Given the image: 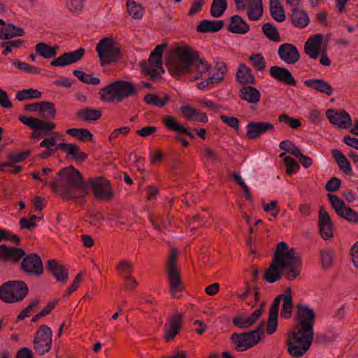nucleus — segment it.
<instances>
[{"mask_svg": "<svg viewBox=\"0 0 358 358\" xmlns=\"http://www.w3.org/2000/svg\"><path fill=\"white\" fill-rule=\"evenodd\" d=\"M163 123L166 128L171 131H176L178 134H185L191 139L195 138L194 135L191 133L187 128L184 127L181 124L178 122L176 117L168 115L163 119Z\"/></svg>", "mask_w": 358, "mask_h": 358, "instance_id": "cd10ccee", "label": "nucleus"}, {"mask_svg": "<svg viewBox=\"0 0 358 358\" xmlns=\"http://www.w3.org/2000/svg\"><path fill=\"white\" fill-rule=\"evenodd\" d=\"M85 49L80 48L79 49L69 52H65L59 57L52 60L50 65L53 66H64L77 62L84 56Z\"/></svg>", "mask_w": 358, "mask_h": 358, "instance_id": "4be33fe9", "label": "nucleus"}, {"mask_svg": "<svg viewBox=\"0 0 358 358\" xmlns=\"http://www.w3.org/2000/svg\"><path fill=\"white\" fill-rule=\"evenodd\" d=\"M293 307L292 289L290 287H287L285 291V297L280 312V317L285 319L291 317L293 313Z\"/></svg>", "mask_w": 358, "mask_h": 358, "instance_id": "c9c22d12", "label": "nucleus"}, {"mask_svg": "<svg viewBox=\"0 0 358 358\" xmlns=\"http://www.w3.org/2000/svg\"><path fill=\"white\" fill-rule=\"evenodd\" d=\"M73 75L81 82L92 85H97L100 83L99 78L93 77L92 74H87L80 70H74Z\"/></svg>", "mask_w": 358, "mask_h": 358, "instance_id": "8fccbe9b", "label": "nucleus"}, {"mask_svg": "<svg viewBox=\"0 0 358 358\" xmlns=\"http://www.w3.org/2000/svg\"><path fill=\"white\" fill-rule=\"evenodd\" d=\"M304 85L317 92L331 96L334 93L333 87L322 79H308L303 82Z\"/></svg>", "mask_w": 358, "mask_h": 358, "instance_id": "c756f323", "label": "nucleus"}, {"mask_svg": "<svg viewBox=\"0 0 358 358\" xmlns=\"http://www.w3.org/2000/svg\"><path fill=\"white\" fill-rule=\"evenodd\" d=\"M284 162L286 166V173L289 176L296 172L300 168L299 163L291 157H285Z\"/></svg>", "mask_w": 358, "mask_h": 358, "instance_id": "bf43d9fd", "label": "nucleus"}, {"mask_svg": "<svg viewBox=\"0 0 358 358\" xmlns=\"http://www.w3.org/2000/svg\"><path fill=\"white\" fill-rule=\"evenodd\" d=\"M278 54L280 59L288 64H294L300 59V54L296 47L290 43L280 45Z\"/></svg>", "mask_w": 358, "mask_h": 358, "instance_id": "412c9836", "label": "nucleus"}, {"mask_svg": "<svg viewBox=\"0 0 358 358\" xmlns=\"http://www.w3.org/2000/svg\"><path fill=\"white\" fill-rule=\"evenodd\" d=\"M263 14L262 0H249L248 16L251 20H259Z\"/></svg>", "mask_w": 358, "mask_h": 358, "instance_id": "ea45409f", "label": "nucleus"}, {"mask_svg": "<svg viewBox=\"0 0 358 358\" xmlns=\"http://www.w3.org/2000/svg\"><path fill=\"white\" fill-rule=\"evenodd\" d=\"M178 250L172 248L167 258L166 275L169 282L170 292L172 296L178 298V293L182 289L180 269L177 267Z\"/></svg>", "mask_w": 358, "mask_h": 358, "instance_id": "1a4fd4ad", "label": "nucleus"}, {"mask_svg": "<svg viewBox=\"0 0 358 358\" xmlns=\"http://www.w3.org/2000/svg\"><path fill=\"white\" fill-rule=\"evenodd\" d=\"M314 338V332L302 331L293 328L288 334L287 345V351L295 358L302 357L310 348Z\"/></svg>", "mask_w": 358, "mask_h": 358, "instance_id": "39448f33", "label": "nucleus"}, {"mask_svg": "<svg viewBox=\"0 0 358 358\" xmlns=\"http://www.w3.org/2000/svg\"><path fill=\"white\" fill-rule=\"evenodd\" d=\"M29 288L22 280H10L0 287V299L6 303L22 301L28 294Z\"/></svg>", "mask_w": 358, "mask_h": 358, "instance_id": "6e6552de", "label": "nucleus"}, {"mask_svg": "<svg viewBox=\"0 0 358 358\" xmlns=\"http://www.w3.org/2000/svg\"><path fill=\"white\" fill-rule=\"evenodd\" d=\"M265 324L261 322L256 329L244 333H234L230 340L235 344L237 351H245L255 346L264 335Z\"/></svg>", "mask_w": 358, "mask_h": 358, "instance_id": "0eeeda50", "label": "nucleus"}, {"mask_svg": "<svg viewBox=\"0 0 358 358\" xmlns=\"http://www.w3.org/2000/svg\"><path fill=\"white\" fill-rule=\"evenodd\" d=\"M315 311L306 305L298 303L296 312V325L294 328L302 331L314 332L313 326L315 322Z\"/></svg>", "mask_w": 358, "mask_h": 358, "instance_id": "9b49d317", "label": "nucleus"}, {"mask_svg": "<svg viewBox=\"0 0 358 358\" xmlns=\"http://www.w3.org/2000/svg\"><path fill=\"white\" fill-rule=\"evenodd\" d=\"M199 59V53L187 45L177 46L173 55L168 58L166 66L173 76H178L189 71Z\"/></svg>", "mask_w": 358, "mask_h": 358, "instance_id": "7ed1b4c3", "label": "nucleus"}, {"mask_svg": "<svg viewBox=\"0 0 358 358\" xmlns=\"http://www.w3.org/2000/svg\"><path fill=\"white\" fill-rule=\"evenodd\" d=\"M249 60L253 64L254 67L260 71H264L266 69V61L261 54H253L249 57Z\"/></svg>", "mask_w": 358, "mask_h": 358, "instance_id": "4d7b16f0", "label": "nucleus"}, {"mask_svg": "<svg viewBox=\"0 0 358 358\" xmlns=\"http://www.w3.org/2000/svg\"><path fill=\"white\" fill-rule=\"evenodd\" d=\"M269 73L272 78L280 83L291 86L296 85V81L292 73L286 68L272 66L270 68Z\"/></svg>", "mask_w": 358, "mask_h": 358, "instance_id": "b1692460", "label": "nucleus"}, {"mask_svg": "<svg viewBox=\"0 0 358 358\" xmlns=\"http://www.w3.org/2000/svg\"><path fill=\"white\" fill-rule=\"evenodd\" d=\"M336 337V336L334 333L319 334H317L315 342L318 345H325L334 341Z\"/></svg>", "mask_w": 358, "mask_h": 358, "instance_id": "052dcab7", "label": "nucleus"}, {"mask_svg": "<svg viewBox=\"0 0 358 358\" xmlns=\"http://www.w3.org/2000/svg\"><path fill=\"white\" fill-rule=\"evenodd\" d=\"M47 269L58 282L65 283L69 278L68 269L55 259H49L46 264Z\"/></svg>", "mask_w": 358, "mask_h": 358, "instance_id": "bb28decb", "label": "nucleus"}, {"mask_svg": "<svg viewBox=\"0 0 358 358\" xmlns=\"http://www.w3.org/2000/svg\"><path fill=\"white\" fill-rule=\"evenodd\" d=\"M320 257L323 268H327L332 265L333 254L331 250H321Z\"/></svg>", "mask_w": 358, "mask_h": 358, "instance_id": "e2e57ef3", "label": "nucleus"}, {"mask_svg": "<svg viewBox=\"0 0 358 358\" xmlns=\"http://www.w3.org/2000/svg\"><path fill=\"white\" fill-rule=\"evenodd\" d=\"M257 321V319L252 313L250 316L239 315L233 317V324L239 329H247L252 327Z\"/></svg>", "mask_w": 358, "mask_h": 358, "instance_id": "37998d69", "label": "nucleus"}, {"mask_svg": "<svg viewBox=\"0 0 358 358\" xmlns=\"http://www.w3.org/2000/svg\"><path fill=\"white\" fill-rule=\"evenodd\" d=\"M58 45L51 46L43 42L38 43L35 46L36 54L45 59L52 58L57 55Z\"/></svg>", "mask_w": 358, "mask_h": 358, "instance_id": "4c0bfd02", "label": "nucleus"}, {"mask_svg": "<svg viewBox=\"0 0 358 358\" xmlns=\"http://www.w3.org/2000/svg\"><path fill=\"white\" fill-rule=\"evenodd\" d=\"M324 36L317 34L310 36L305 43L304 52L311 59H317L319 56Z\"/></svg>", "mask_w": 358, "mask_h": 358, "instance_id": "a878e982", "label": "nucleus"}, {"mask_svg": "<svg viewBox=\"0 0 358 358\" xmlns=\"http://www.w3.org/2000/svg\"><path fill=\"white\" fill-rule=\"evenodd\" d=\"M66 133L83 142L93 141V135L87 129L71 128L67 129Z\"/></svg>", "mask_w": 358, "mask_h": 358, "instance_id": "79ce46f5", "label": "nucleus"}, {"mask_svg": "<svg viewBox=\"0 0 358 358\" xmlns=\"http://www.w3.org/2000/svg\"><path fill=\"white\" fill-rule=\"evenodd\" d=\"M137 92V87L132 82L118 80L100 89L99 94L101 101L112 103L121 102Z\"/></svg>", "mask_w": 358, "mask_h": 358, "instance_id": "20e7f679", "label": "nucleus"}, {"mask_svg": "<svg viewBox=\"0 0 358 358\" xmlns=\"http://www.w3.org/2000/svg\"><path fill=\"white\" fill-rule=\"evenodd\" d=\"M51 329L45 324L41 325L36 331L34 338V349L39 355H43L48 352L52 347Z\"/></svg>", "mask_w": 358, "mask_h": 358, "instance_id": "f8f14e48", "label": "nucleus"}, {"mask_svg": "<svg viewBox=\"0 0 358 358\" xmlns=\"http://www.w3.org/2000/svg\"><path fill=\"white\" fill-rule=\"evenodd\" d=\"M25 255L24 250L21 248L8 247L0 245V258L6 262L17 263Z\"/></svg>", "mask_w": 358, "mask_h": 358, "instance_id": "393cba45", "label": "nucleus"}, {"mask_svg": "<svg viewBox=\"0 0 358 358\" xmlns=\"http://www.w3.org/2000/svg\"><path fill=\"white\" fill-rule=\"evenodd\" d=\"M102 115L99 109L84 108L76 112V117L83 121H96Z\"/></svg>", "mask_w": 358, "mask_h": 358, "instance_id": "e433bc0d", "label": "nucleus"}, {"mask_svg": "<svg viewBox=\"0 0 358 358\" xmlns=\"http://www.w3.org/2000/svg\"><path fill=\"white\" fill-rule=\"evenodd\" d=\"M133 265L128 260L120 261L117 266V273L124 279H131Z\"/></svg>", "mask_w": 358, "mask_h": 358, "instance_id": "49530a36", "label": "nucleus"}, {"mask_svg": "<svg viewBox=\"0 0 358 358\" xmlns=\"http://www.w3.org/2000/svg\"><path fill=\"white\" fill-rule=\"evenodd\" d=\"M318 230L321 237L327 241L334 236V223L329 213L321 206L318 211Z\"/></svg>", "mask_w": 358, "mask_h": 358, "instance_id": "dca6fc26", "label": "nucleus"}, {"mask_svg": "<svg viewBox=\"0 0 358 358\" xmlns=\"http://www.w3.org/2000/svg\"><path fill=\"white\" fill-rule=\"evenodd\" d=\"M264 34L270 40L275 42H280V37L277 28L271 23H266L262 26Z\"/></svg>", "mask_w": 358, "mask_h": 358, "instance_id": "de8ad7c7", "label": "nucleus"}, {"mask_svg": "<svg viewBox=\"0 0 358 358\" xmlns=\"http://www.w3.org/2000/svg\"><path fill=\"white\" fill-rule=\"evenodd\" d=\"M96 51L101 66L115 62L121 57L120 45L113 38L101 39L96 46Z\"/></svg>", "mask_w": 358, "mask_h": 358, "instance_id": "423d86ee", "label": "nucleus"}, {"mask_svg": "<svg viewBox=\"0 0 358 358\" xmlns=\"http://www.w3.org/2000/svg\"><path fill=\"white\" fill-rule=\"evenodd\" d=\"M67 154L71 155L72 158L78 162H83L87 158V155L80 150L77 144L71 143Z\"/></svg>", "mask_w": 358, "mask_h": 358, "instance_id": "864d4df0", "label": "nucleus"}, {"mask_svg": "<svg viewBox=\"0 0 358 358\" xmlns=\"http://www.w3.org/2000/svg\"><path fill=\"white\" fill-rule=\"evenodd\" d=\"M239 96L248 103H256L260 99V92L252 86L245 85L241 88Z\"/></svg>", "mask_w": 358, "mask_h": 358, "instance_id": "72a5a7b5", "label": "nucleus"}, {"mask_svg": "<svg viewBox=\"0 0 358 358\" xmlns=\"http://www.w3.org/2000/svg\"><path fill=\"white\" fill-rule=\"evenodd\" d=\"M246 136L250 140L258 138L268 131H273L274 125L268 122H250L246 126Z\"/></svg>", "mask_w": 358, "mask_h": 358, "instance_id": "6ab92c4d", "label": "nucleus"}, {"mask_svg": "<svg viewBox=\"0 0 358 358\" xmlns=\"http://www.w3.org/2000/svg\"><path fill=\"white\" fill-rule=\"evenodd\" d=\"M341 185V180L336 178H331L326 184L325 189L329 192H336L338 191Z\"/></svg>", "mask_w": 358, "mask_h": 358, "instance_id": "774afa93", "label": "nucleus"}, {"mask_svg": "<svg viewBox=\"0 0 358 358\" xmlns=\"http://www.w3.org/2000/svg\"><path fill=\"white\" fill-rule=\"evenodd\" d=\"M278 120L280 122L287 124L293 129H298L301 127V122L299 119L291 117L285 113L280 115Z\"/></svg>", "mask_w": 358, "mask_h": 358, "instance_id": "6e6d98bb", "label": "nucleus"}, {"mask_svg": "<svg viewBox=\"0 0 358 358\" xmlns=\"http://www.w3.org/2000/svg\"><path fill=\"white\" fill-rule=\"evenodd\" d=\"M182 313L176 311L169 317L167 322L164 324V338L166 342L173 341L182 328Z\"/></svg>", "mask_w": 358, "mask_h": 358, "instance_id": "f3484780", "label": "nucleus"}, {"mask_svg": "<svg viewBox=\"0 0 358 358\" xmlns=\"http://www.w3.org/2000/svg\"><path fill=\"white\" fill-rule=\"evenodd\" d=\"M198 63L196 65L197 76L192 78L191 80H195L202 77L203 74L208 72L211 69V65L209 64L205 59H199L196 61Z\"/></svg>", "mask_w": 358, "mask_h": 358, "instance_id": "5fc2aeb1", "label": "nucleus"}, {"mask_svg": "<svg viewBox=\"0 0 358 358\" xmlns=\"http://www.w3.org/2000/svg\"><path fill=\"white\" fill-rule=\"evenodd\" d=\"M290 19L296 27L301 29L306 27L310 22L307 13L303 9L300 10L299 7L292 8Z\"/></svg>", "mask_w": 358, "mask_h": 358, "instance_id": "c85d7f7f", "label": "nucleus"}, {"mask_svg": "<svg viewBox=\"0 0 358 358\" xmlns=\"http://www.w3.org/2000/svg\"><path fill=\"white\" fill-rule=\"evenodd\" d=\"M39 111L43 114V117L46 120H52L56 116V109L55 103L49 101H42Z\"/></svg>", "mask_w": 358, "mask_h": 358, "instance_id": "09e8293b", "label": "nucleus"}, {"mask_svg": "<svg viewBox=\"0 0 358 358\" xmlns=\"http://www.w3.org/2000/svg\"><path fill=\"white\" fill-rule=\"evenodd\" d=\"M279 147L281 150H284L289 154L294 155L295 157H296L301 152L299 148L296 146V145L292 141L289 140H285L280 142Z\"/></svg>", "mask_w": 358, "mask_h": 358, "instance_id": "13d9d810", "label": "nucleus"}, {"mask_svg": "<svg viewBox=\"0 0 358 358\" xmlns=\"http://www.w3.org/2000/svg\"><path fill=\"white\" fill-rule=\"evenodd\" d=\"M41 92L35 89H27L18 91L16 94V99L20 101L29 99H39Z\"/></svg>", "mask_w": 358, "mask_h": 358, "instance_id": "3c124183", "label": "nucleus"}, {"mask_svg": "<svg viewBox=\"0 0 358 358\" xmlns=\"http://www.w3.org/2000/svg\"><path fill=\"white\" fill-rule=\"evenodd\" d=\"M24 35V29L16 27L12 23H8L6 27L0 29V39L1 40H8L16 36H22Z\"/></svg>", "mask_w": 358, "mask_h": 358, "instance_id": "f704fd0d", "label": "nucleus"}, {"mask_svg": "<svg viewBox=\"0 0 358 358\" xmlns=\"http://www.w3.org/2000/svg\"><path fill=\"white\" fill-rule=\"evenodd\" d=\"M278 201L273 200L269 203H266L264 201L262 202L263 208L265 212H271V216L277 217L279 214V210L278 209Z\"/></svg>", "mask_w": 358, "mask_h": 358, "instance_id": "0e129e2a", "label": "nucleus"}, {"mask_svg": "<svg viewBox=\"0 0 358 358\" xmlns=\"http://www.w3.org/2000/svg\"><path fill=\"white\" fill-rule=\"evenodd\" d=\"M332 155L340 170L347 175H350L352 173L351 165L346 157L338 150H333Z\"/></svg>", "mask_w": 358, "mask_h": 358, "instance_id": "58836bf2", "label": "nucleus"}, {"mask_svg": "<svg viewBox=\"0 0 358 358\" xmlns=\"http://www.w3.org/2000/svg\"><path fill=\"white\" fill-rule=\"evenodd\" d=\"M224 22L223 20H201L199 25L196 27V31L199 33H215L217 32L224 27Z\"/></svg>", "mask_w": 358, "mask_h": 358, "instance_id": "473e14b6", "label": "nucleus"}, {"mask_svg": "<svg viewBox=\"0 0 358 358\" xmlns=\"http://www.w3.org/2000/svg\"><path fill=\"white\" fill-rule=\"evenodd\" d=\"M326 116L332 124L341 129H349L352 126V119L345 110L336 111L334 109H328Z\"/></svg>", "mask_w": 358, "mask_h": 358, "instance_id": "a211bd4d", "label": "nucleus"}, {"mask_svg": "<svg viewBox=\"0 0 358 358\" xmlns=\"http://www.w3.org/2000/svg\"><path fill=\"white\" fill-rule=\"evenodd\" d=\"M127 6L128 13L133 19L139 20L143 17L144 11L140 3L134 0H128Z\"/></svg>", "mask_w": 358, "mask_h": 358, "instance_id": "a18cd8bd", "label": "nucleus"}, {"mask_svg": "<svg viewBox=\"0 0 358 358\" xmlns=\"http://www.w3.org/2000/svg\"><path fill=\"white\" fill-rule=\"evenodd\" d=\"M66 6L72 13L80 11L84 7V0H67Z\"/></svg>", "mask_w": 358, "mask_h": 358, "instance_id": "69168bd1", "label": "nucleus"}, {"mask_svg": "<svg viewBox=\"0 0 358 358\" xmlns=\"http://www.w3.org/2000/svg\"><path fill=\"white\" fill-rule=\"evenodd\" d=\"M236 80L238 83L244 85H255L256 83V79L252 70L243 63H241L238 66Z\"/></svg>", "mask_w": 358, "mask_h": 358, "instance_id": "2f4dec72", "label": "nucleus"}, {"mask_svg": "<svg viewBox=\"0 0 358 358\" xmlns=\"http://www.w3.org/2000/svg\"><path fill=\"white\" fill-rule=\"evenodd\" d=\"M332 208L341 218L352 223H358V212L345 206L344 201L336 194H328Z\"/></svg>", "mask_w": 358, "mask_h": 358, "instance_id": "ddd939ff", "label": "nucleus"}, {"mask_svg": "<svg viewBox=\"0 0 358 358\" xmlns=\"http://www.w3.org/2000/svg\"><path fill=\"white\" fill-rule=\"evenodd\" d=\"M272 17L277 22H282L285 21L286 16L282 6L270 9Z\"/></svg>", "mask_w": 358, "mask_h": 358, "instance_id": "338daca9", "label": "nucleus"}, {"mask_svg": "<svg viewBox=\"0 0 358 358\" xmlns=\"http://www.w3.org/2000/svg\"><path fill=\"white\" fill-rule=\"evenodd\" d=\"M89 183L96 199L108 200L112 198L113 192L110 182L106 178L102 177L90 178Z\"/></svg>", "mask_w": 358, "mask_h": 358, "instance_id": "2eb2a0df", "label": "nucleus"}, {"mask_svg": "<svg viewBox=\"0 0 358 358\" xmlns=\"http://www.w3.org/2000/svg\"><path fill=\"white\" fill-rule=\"evenodd\" d=\"M203 155L213 164L222 161L220 157L213 149L208 147L203 149Z\"/></svg>", "mask_w": 358, "mask_h": 358, "instance_id": "680f3d73", "label": "nucleus"}, {"mask_svg": "<svg viewBox=\"0 0 358 358\" xmlns=\"http://www.w3.org/2000/svg\"><path fill=\"white\" fill-rule=\"evenodd\" d=\"M20 270L27 275L38 277L44 271L43 264L41 257L36 253L24 255L20 264Z\"/></svg>", "mask_w": 358, "mask_h": 358, "instance_id": "4468645a", "label": "nucleus"}, {"mask_svg": "<svg viewBox=\"0 0 358 358\" xmlns=\"http://www.w3.org/2000/svg\"><path fill=\"white\" fill-rule=\"evenodd\" d=\"M143 101L148 105L163 107L170 101V96L167 94H164L163 97L156 94H148L144 96Z\"/></svg>", "mask_w": 358, "mask_h": 358, "instance_id": "a19ab883", "label": "nucleus"}, {"mask_svg": "<svg viewBox=\"0 0 358 358\" xmlns=\"http://www.w3.org/2000/svg\"><path fill=\"white\" fill-rule=\"evenodd\" d=\"M301 266V255L294 248H289L285 242L282 241L277 244L273 260L263 277L269 283L280 280L282 275L292 281L299 276Z\"/></svg>", "mask_w": 358, "mask_h": 358, "instance_id": "f257e3e1", "label": "nucleus"}, {"mask_svg": "<svg viewBox=\"0 0 358 358\" xmlns=\"http://www.w3.org/2000/svg\"><path fill=\"white\" fill-rule=\"evenodd\" d=\"M216 73L210 77V80H215L217 84L223 80L227 73V67L224 62H217L215 64Z\"/></svg>", "mask_w": 358, "mask_h": 358, "instance_id": "603ef678", "label": "nucleus"}, {"mask_svg": "<svg viewBox=\"0 0 358 358\" xmlns=\"http://www.w3.org/2000/svg\"><path fill=\"white\" fill-rule=\"evenodd\" d=\"M284 297L285 294L277 296L270 307L266 328V332L269 335L273 334L278 327L279 306L281 300H284Z\"/></svg>", "mask_w": 358, "mask_h": 358, "instance_id": "aec40b11", "label": "nucleus"}, {"mask_svg": "<svg viewBox=\"0 0 358 358\" xmlns=\"http://www.w3.org/2000/svg\"><path fill=\"white\" fill-rule=\"evenodd\" d=\"M19 120L31 129H38L43 134H46L56 127L54 122L44 121L36 117L20 115Z\"/></svg>", "mask_w": 358, "mask_h": 358, "instance_id": "5701e85b", "label": "nucleus"}, {"mask_svg": "<svg viewBox=\"0 0 358 358\" xmlns=\"http://www.w3.org/2000/svg\"><path fill=\"white\" fill-rule=\"evenodd\" d=\"M167 46V43L157 45L150 55L148 61H142L140 63L141 68L150 76L151 80H155L157 78L159 70L162 72L164 71L162 68V54Z\"/></svg>", "mask_w": 358, "mask_h": 358, "instance_id": "9d476101", "label": "nucleus"}, {"mask_svg": "<svg viewBox=\"0 0 358 358\" xmlns=\"http://www.w3.org/2000/svg\"><path fill=\"white\" fill-rule=\"evenodd\" d=\"M227 29L231 33L245 34L250 30V26L241 16L236 15L231 17Z\"/></svg>", "mask_w": 358, "mask_h": 358, "instance_id": "7c9ffc66", "label": "nucleus"}, {"mask_svg": "<svg viewBox=\"0 0 358 358\" xmlns=\"http://www.w3.org/2000/svg\"><path fill=\"white\" fill-rule=\"evenodd\" d=\"M227 8V0H213L210 7V15L214 17H221Z\"/></svg>", "mask_w": 358, "mask_h": 358, "instance_id": "c03bdc74", "label": "nucleus"}, {"mask_svg": "<svg viewBox=\"0 0 358 358\" xmlns=\"http://www.w3.org/2000/svg\"><path fill=\"white\" fill-rule=\"evenodd\" d=\"M48 185L65 199L83 197L88 193L87 184L73 166L62 169Z\"/></svg>", "mask_w": 358, "mask_h": 358, "instance_id": "f03ea898", "label": "nucleus"}]
</instances>
